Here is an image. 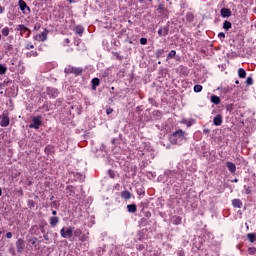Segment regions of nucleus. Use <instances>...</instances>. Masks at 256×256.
Wrapping results in <instances>:
<instances>
[{
	"instance_id": "obj_35",
	"label": "nucleus",
	"mask_w": 256,
	"mask_h": 256,
	"mask_svg": "<svg viewBox=\"0 0 256 256\" xmlns=\"http://www.w3.org/2000/svg\"><path fill=\"white\" fill-rule=\"evenodd\" d=\"M112 55L116 57L118 61H123V56L119 52H112Z\"/></svg>"
},
{
	"instance_id": "obj_37",
	"label": "nucleus",
	"mask_w": 256,
	"mask_h": 256,
	"mask_svg": "<svg viewBox=\"0 0 256 256\" xmlns=\"http://www.w3.org/2000/svg\"><path fill=\"white\" fill-rule=\"evenodd\" d=\"M25 49H27V51H29L31 49H35V45H33V43L29 42L28 44H26Z\"/></svg>"
},
{
	"instance_id": "obj_13",
	"label": "nucleus",
	"mask_w": 256,
	"mask_h": 256,
	"mask_svg": "<svg viewBox=\"0 0 256 256\" xmlns=\"http://www.w3.org/2000/svg\"><path fill=\"white\" fill-rule=\"evenodd\" d=\"M16 31H20L21 35H23V33H27V31H29V28L25 26V24H19L16 28Z\"/></svg>"
},
{
	"instance_id": "obj_16",
	"label": "nucleus",
	"mask_w": 256,
	"mask_h": 256,
	"mask_svg": "<svg viewBox=\"0 0 256 256\" xmlns=\"http://www.w3.org/2000/svg\"><path fill=\"white\" fill-rule=\"evenodd\" d=\"M232 205H233V207H236L237 209H241V207H243V202H241L240 199H233Z\"/></svg>"
},
{
	"instance_id": "obj_64",
	"label": "nucleus",
	"mask_w": 256,
	"mask_h": 256,
	"mask_svg": "<svg viewBox=\"0 0 256 256\" xmlns=\"http://www.w3.org/2000/svg\"><path fill=\"white\" fill-rule=\"evenodd\" d=\"M0 89H3V84H0Z\"/></svg>"
},
{
	"instance_id": "obj_63",
	"label": "nucleus",
	"mask_w": 256,
	"mask_h": 256,
	"mask_svg": "<svg viewBox=\"0 0 256 256\" xmlns=\"http://www.w3.org/2000/svg\"><path fill=\"white\" fill-rule=\"evenodd\" d=\"M235 83H236V85H239V80H236Z\"/></svg>"
},
{
	"instance_id": "obj_1",
	"label": "nucleus",
	"mask_w": 256,
	"mask_h": 256,
	"mask_svg": "<svg viewBox=\"0 0 256 256\" xmlns=\"http://www.w3.org/2000/svg\"><path fill=\"white\" fill-rule=\"evenodd\" d=\"M186 135L187 132L183 131V129H178L170 135L169 141L171 145H183V142L187 141Z\"/></svg>"
},
{
	"instance_id": "obj_20",
	"label": "nucleus",
	"mask_w": 256,
	"mask_h": 256,
	"mask_svg": "<svg viewBox=\"0 0 256 256\" xmlns=\"http://www.w3.org/2000/svg\"><path fill=\"white\" fill-rule=\"evenodd\" d=\"M247 239L250 243H255L256 241V234L255 233H248Z\"/></svg>"
},
{
	"instance_id": "obj_6",
	"label": "nucleus",
	"mask_w": 256,
	"mask_h": 256,
	"mask_svg": "<svg viewBox=\"0 0 256 256\" xmlns=\"http://www.w3.org/2000/svg\"><path fill=\"white\" fill-rule=\"evenodd\" d=\"M0 127H9V116L4 112L2 115H0Z\"/></svg>"
},
{
	"instance_id": "obj_17",
	"label": "nucleus",
	"mask_w": 256,
	"mask_h": 256,
	"mask_svg": "<svg viewBox=\"0 0 256 256\" xmlns=\"http://www.w3.org/2000/svg\"><path fill=\"white\" fill-rule=\"evenodd\" d=\"M18 5H19L21 11H25V9H28V11H29V6H27V3L25 1L19 0Z\"/></svg>"
},
{
	"instance_id": "obj_61",
	"label": "nucleus",
	"mask_w": 256,
	"mask_h": 256,
	"mask_svg": "<svg viewBox=\"0 0 256 256\" xmlns=\"http://www.w3.org/2000/svg\"><path fill=\"white\" fill-rule=\"evenodd\" d=\"M239 180L238 179H234L233 180V183H237Z\"/></svg>"
},
{
	"instance_id": "obj_10",
	"label": "nucleus",
	"mask_w": 256,
	"mask_h": 256,
	"mask_svg": "<svg viewBox=\"0 0 256 256\" xmlns=\"http://www.w3.org/2000/svg\"><path fill=\"white\" fill-rule=\"evenodd\" d=\"M226 166H227L228 171H230V173H232V174L237 171V166H235V163H233L231 161H228L226 163Z\"/></svg>"
},
{
	"instance_id": "obj_41",
	"label": "nucleus",
	"mask_w": 256,
	"mask_h": 256,
	"mask_svg": "<svg viewBox=\"0 0 256 256\" xmlns=\"http://www.w3.org/2000/svg\"><path fill=\"white\" fill-rule=\"evenodd\" d=\"M140 45H147V38H140Z\"/></svg>"
},
{
	"instance_id": "obj_19",
	"label": "nucleus",
	"mask_w": 256,
	"mask_h": 256,
	"mask_svg": "<svg viewBox=\"0 0 256 256\" xmlns=\"http://www.w3.org/2000/svg\"><path fill=\"white\" fill-rule=\"evenodd\" d=\"M238 77H240V79H245V77H247V72L245 71V69H238Z\"/></svg>"
},
{
	"instance_id": "obj_40",
	"label": "nucleus",
	"mask_w": 256,
	"mask_h": 256,
	"mask_svg": "<svg viewBox=\"0 0 256 256\" xmlns=\"http://www.w3.org/2000/svg\"><path fill=\"white\" fill-rule=\"evenodd\" d=\"M174 225H181V217H176L174 220Z\"/></svg>"
},
{
	"instance_id": "obj_26",
	"label": "nucleus",
	"mask_w": 256,
	"mask_h": 256,
	"mask_svg": "<svg viewBox=\"0 0 256 256\" xmlns=\"http://www.w3.org/2000/svg\"><path fill=\"white\" fill-rule=\"evenodd\" d=\"M231 27H232V24H231V22H229V21H224V23H223V29H225L226 31H229V29H231Z\"/></svg>"
},
{
	"instance_id": "obj_5",
	"label": "nucleus",
	"mask_w": 256,
	"mask_h": 256,
	"mask_svg": "<svg viewBox=\"0 0 256 256\" xmlns=\"http://www.w3.org/2000/svg\"><path fill=\"white\" fill-rule=\"evenodd\" d=\"M48 33H49V30L44 29V31L41 32L40 34H36V35L33 37V39H34V41H42V42L47 41V35H48Z\"/></svg>"
},
{
	"instance_id": "obj_21",
	"label": "nucleus",
	"mask_w": 256,
	"mask_h": 256,
	"mask_svg": "<svg viewBox=\"0 0 256 256\" xmlns=\"http://www.w3.org/2000/svg\"><path fill=\"white\" fill-rule=\"evenodd\" d=\"M128 213H135L137 211V205L130 204L127 205Z\"/></svg>"
},
{
	"instance_id": "obj_23",
	"label": "nucleus",
	"mask_w": 256,
	"mask_h": 256,
	"mask_svg": "<svg viewBox=\"0 0 256 256\" xmlns=\"http://www.w3.org/2000/svg\"><path fill=\"white\" fill-rule=\"evenodd\" d=\"M39 56V53L37 52V51H30V52H28V53H26V57L28 58V59H31V57H38Z\"/></svg>"
},
{
	"instance_id": "obj_33",
	"label": "nucleus",
	"mask_w": 256,
	"mask_h": 256,
	"mask_svg": "<svg viewBox=\"0 0 256 256\" xmlns=\"http://www.w3.org/2000/svg\"><path fill=\"white\" fill-rule=\"evenodd\" d=\"M7 73V67L3 64H0V75H5Z\"/></svg>"
},
{
	"instance_id": "obj_7",
	"label": "nucleus",
	"mask_w": 256,
	"mask_h": 256,
	"mask_svg": "<svg viewBox=\"0 0 256 256\" xmlns=\"http://www.w3.org/2000/svg\"><path fill=\"white\" fill-rule=\"evenodd\" d=\"M46 93L50 97V99H57V97L59 96V91L51 87L47 88Z\"/></svg>"
},
{
	"instance_id": "obj_46",
	"label": "nucleus",
	"mask_w": 256,
	"mask_h": 256,
	"mask_svg": "<svg viewBox=\"0 0 256 256\" xmlns=\"http://www.w3.org/2000/svg\"><path fill=\"white\" fill-rule=\"evenodd\" d=\"M6 237H7V239H11V237H13V233L7 232Z\"/></svg>"
},
{
	"instance_id": "obj_43",
	"label": "nucleus",
	"mask_w": 256,
	"mask_h": 256,
	"mask_svg": "<svg viewBox=\"0 0 256 256\" xmlns=\"http://www.w3.org/2000/svg\"><path fill=\"white\" fill-rule=\"evenodd\" d=\"M163 9H165V5L160 4L157 8V11H163Z\"/></svg>"
},
{
	"instance_id": "obj_14",
	"label": "nucleus",
	"mask_w": 256,
	"mask_h": 256,
	"mask_svg": "<svg viewBox=\"0 0 256 256\" xmlns=\"http://www.w3.org/2000/svg\"><path fill=\"white\" fill-rule=\"evenodd\" d=\"M58 224H59V217H57V216L50 217L51 227H57Z\"/></svg>"
},
{
	"instance_id": "obj_42",
	"label": "nucleus",
	"mask_w": 256,
	"mask_h": 256,
	"mask_svg": "<svg viewBox=\"0 0 256 256\" xmlns=\"http://www.w3.org/2000/svg\"><path fill=\"white\" fill-rule=\"evenodd\" d=\"M28 207H35V201L29 200L28 201Z\"/></svg>"
},
{
	"instance_id": "obj_32",
	"label": "nucleus",
	"mask_w": 256,
	"mask_h": 256,
	"mask_svg": "<svg viewBox=\"0 0 256 256\" xmlns=\"http://www.w3.org/2000/svg\"><path fill=\"white\" fill-rule=\"evenodd\" d=\"M11 49H13V45L9 44V43H5L4 44V51L6 53H9V51H11Z\"/></svg>"
},
{
	"instance_id": "obj_50",
	"label": "nucleus",
	"mask_w": 256,
	"mask_h": 256,
	"mask_svg": "<svg viewBox=\"0 0 256 256\" xmlns=\"http://www.w3.org/2000/svg\"><path fill=\"white\" fill-rule=\"evenodd\" d=\"M246 195H251V188L248 187V188L246 189Z\"/></svg>"
},
{
	"instance_id": "obj_28",
	"label": "nucleus",
	"mask_w": 256,
	"mask_h": 256,
	"mask_svg": "<svg viewBox=\"0 0 256 256\" xmlns=\"http://www.w3.org/2000/svg\"><path fill=\"white\" fill-rule=\"evenodd\" d=\"M201 91H203V86L200 84H196L194 86V93H201Z\"/></svg>"
},
{
	"instance_id": "obj_3",
	"label": "nucleus",
	"mask_w": 256,
	"mask_h": 256,
	"mask_svg": "<svg viewBox=\"0 0 256 256\" xmlns=\"http://www.w3.org/2000/svg\"><path fill=\"white\" fill-rule=\"evenodd\" d=\"M73 229H75L74 227H68L65 228L63 227L60 230V235L63 239H71V237H73Z\"/></svg>"
},
{
	"instance_id": "obj_39",
	"label": "nucleus",
	"mask_w": 256,
	"mask_h": 256,
	"mask_svg": "<svg viewBox=\"0 0 256 256\" xmlns=\"http://www.w3.org/2000/svg\"><path fill=\"white\" fill-rule=\"evenodd\" d=\"M246 85H253V78L252 77H248L246 79Z\"/></svg>"
},
{
	"instance_id": "obj_52",
	"label": "nucleus",
	"mask_w": 256,
	"mask_h": 256,
	"mask_svg": "<svg viewBox=\"0 0 256 256\" xmlns=\"http://www.w3.org/2000/svg\"><path fill=\"white\" fill-rule=\"evenodd\" d=\"M80 241H87V237H85V236H80Z\"/></svg>"
},
{
	"instance_id": "obj_4",
	"label": "nucleus",
	"mask_w": 256,
	"mask_h": 256,
	"mask_svg": "<svg viewBox=\"0 0 256 256\" xmlns=\"http://www.w3.org/2000/svg\"><path fill=\"white\" fill-rule=\"evenodd\" d=\"M43 124V121L41 120V116H36L32 118V123L29 125L30 129H39L41 125Z\"/></svg>"
},
{
	"instance_id": "obj_49",
	"label": "nucleus",
	"mask_w": 256,
	"mask_h": 256,
	"mask_svg": "<svg viewBox=\"0 0 256 256\" xmlns=\"http://www.w3.org/2000/svg\"><path fill=\"white\" fill-rule=\"evenodd\" d=\"M203 133H205V134L207 135V133H211V130H210L209 128H205V129L203 130Z\"/></svg>"
},
{
	"instance_id": "obj_47",
	"label": "nucleus",
	"mask_w": 256,
	"mask_h": 256,
	"mask_svg": "<svg viewBox=\"0 0 256 256\" xmlns=\"http://www.w3.org/2000/svg\"><path fill=\"white\" fill-rule=\"evenodd\" d=\"M111 113H113L112 108H108V109L106 110V114H107V115H111Z\"/></svg>"
},
{
	"instance_id": "obj_53",
	"label": "nucleus",
	"mask_w": 256,
	"mask_h": 256,
	"mask_svg": "<svg viewBox=\"0 0 256 256\" xmlns=\"http://www.w3.org/2000/svg\"><path fill=\"white\" fill-rule=\"evenodd\" d=\"M109 173H110V177L112 178V179H115V174L110 170L109 171Z\"/></svg>"
},
{
	"instance_id": "obj_62",
	"label": "nucleus",
	"mask_w": 256,
	"mask_h": 256,
	"mask_svg": "<svg viewBox=\"0 0 256 256\" xmlns=\"http://www.w3.org/2000/svg\"><path fill=\"white\" fill-rule=\"evenodd\" d=\"M1 195H3V191H2L1 188H0V197H1Z\"/></svg>"
},
{
	"instance_id": "obj_51",
	"label": "nucleus",
	"mask_w": 256,
	"mask_h": 256,
	"mask_svg": "<svg viewBox=\"0 0 256 256\" xmlns=\"http://www.w3.org/2000/svg\"><path fill=\"white\" fill-rule=\"evenodd\" d=\"M164 52H165V50H163V49L157 50V53H159V55H163Z\"/></svg>"
},
{
	"instance_id": "obj_24",
	"label": "nucleus",
	"mask_w": 256,
	"mask_h": 256,
	"mask_svg": "<svg viewBox=\"0 0 256 256\" xmlns=\"http://www.w3.org/2000/svg\"><path fill=\"white\" fill-rule=\"evenodd\" d=\"M99 78H93L92 79V89H97V87H99Z\"/></svg>"
},
{
	"instance_id": "obj_15",
	"label": "nucleus",
	"mask_w": 256,
	"mask_h": 256,
	"mask_svg": "<svg viewBox=\"0 0 256 256\" xmlns=\"http://www.w3.org/2000/svg\"><path fill=\"white\" fill-rule=\"evenodd\" d=\"M121 197L122 199L129 201V199H131V192H129V190H124L121 192Z\"/></svg>"
},
{
	"instance_id": "obj_9",
	"label": "nucleus",
	"mask_w": 256,
	"mask_h": 256,
	"mask_svg": "<svg viewBox=\"0 0 256 256\" xmlns=\"http://www.w3.org/2000/svg\"><path fill=\"white\" fill-rule=\"evenodd\" d=\"M213 124L216 125V127L223 125V116L218 114L216 117H214Z\"/></svg>"
},
{
	"instance_id": "obj_56",
	"label": "nucleus",
	"mask_w": 256,
	"mask_h": 256,
	"mask_svg": "<svg viewBox=\"0 0 256 256\" xmlns=\"http://www.w3.org/2000/svg\"><path fill=\"white\" fill-rule=\"evenodd\" d=\"M5 11V8L3 6H0V13H3Z\"/></svg>"
},
{
	"instance_id": "obj_8",
	"label": "nucleus",
	"mask_w": 256,
	"mask_h": 256,
	"mask_svg": "<svg viewBox=\"0 0 256 256\" xmlns=\"http://www.w3.org/2000/svg\"><path fill=\"white\" fill-rule=\"evenodd\" d=\"M16 248H17L18 253H21L25 249V241H23V239L19 238L16 241Z\"/></svg>"
},
{
	"instance_id": "obj_44",
	"label": "nucleus",
	"mask_w": 256,
	"mask_h": 256,
	"mask_svg": "<svg viewBox=\"0 0 256 256\" xmlns=\"http://www.w3.org/2000/svg\"><path fill=\"white\" fill-rule=\"evenodd\" d=\"M218 37H219L221 40H223V39H225V34H224L223 32H220V33L218 34Z\"/></svg>"
},
{
	"instance_id": "obj_48",
	"label": "nucleus",
	"mask_w": 256,
	"mask_h": 256,
	"mask_svg": "<svg viewBox=\"0 0 256 256\" xmlns=\"http://www.w3.org/2000/svg\"><path fill=\"white\" fill-rule=\"evenodd\" d=\"M26 37L29 38L31 37V29L28 28V30L26 31Z\"/></svg>"
},
{
	"instance_id": "obj_57",
	"label": "nucleus",
	"mask_w": 256,
	"mask_h": 256,
	"mask_svg": "<svg viewBox=\"0 0 256 256\" xmlns=\"http://www.w3.org/2000/svg\"><path fill=\"white\" fill-rule=\"evenodd\" d=\"M64 43L69 44V43H70L69 38H66V39L64 40Z\"/></svg>"
},
{
	"instance_id": "obj_60",
	"label": "nucleus",
	"mask_w": 256,
	"mask_h": 256,
	"mask_svg": "<svg viewBox=\"0 0 256 256\" xmlns=\"http://www.w3.org/2000/svg\"><path fill=\"white\" fill-rule=\"evenodd\" d=\"M165 173H166V175H169L171 173V171L168 170Z\"/></svg>"
},
{
	"instance_id": "obj_45",
	"label": "nucleus",
	"mask_w": 256,
	"mask_h": 256,
	"mask_svg": "<svg viewBox=\"0 0 256 256\" xmlns=\"http://www.w3.org/2000/svg\"><path fill=\"white\" fill-rule=\"evenodd\" d=\"M187 21H193V14H188L187 15Z\"/></svg>"
},
{
	"instance_id": "obj_55",
	"label": "nucleus",
	"mask_w": 256,
	"mask_h": 256,
	"mask_svg": "<svg viewBox=\"0 0 256 256\" xmlns=\"http://www.w3.org/2000/svg\"><path fill=\"white\" fill-rule=\"evenodd\" d=\"M35 243H37V238H33L32 242H31L32 245H35Z\"/></svg>"
},
{
	"instance_id": "obj_25",
	"label": "nucleus",
	"mask_w": 256,
	"mask_h": 256,
	"mask_svg": "<svg viewBox=\"0 0 256 256\" xmlns=\"http://www.w3.org/2000/svg\"><path fill=\"white\" fill-rule=\"evenodd\" d=\"M136 193L139 197H145V189L143 187L137 188Z\"/></svg>"
},
{
	"instance_id": "obj_38",
	"label": "nucleus",
	"mask_w": 256,
	"mask_h": 256,
	"mask_svg": "<svg viewBox=\"0 0 256 256\" xmlns=\"http://www.w3.org/2000/svg\"><path fill=\"white\" fill-rule=\"evenodd\" d=\"M248 252H249V255H255L256 248L255 247H250V248H248Z\"/></svg>"
},
{
	"instance_id": "obj_2",
	"label": "nucleus",
	"mask_w": 256,
	"mask_h": 256,
	"mask_svg": "<svg viewBox=\"0 0 256 256\" xmlns=\"http://www.w3.org/2000/svg\"><path fill=\"white\" fill-rule=\"evenodd\" d=\"M64 73H66V75H71L72 73L73 75H75V77H78V75H81V73H83V68L68 66L64 69Z\"/></svg>"
},
{
	"instance_id": "obj_58",
	"label": "nucleus",
	"mask_w": 256,
	"mask_h": 256,
	"mask_svg": "<svg viewBox=\"0 0 256 256\" xmlns=\"http://www.w3.org/2000/svg\"><path fill=\"white\" fill-rule=\"evenodd\" d=\"M44 239H45L46 241H49V237H48L47 235H44Z\"/></svg>"
},
{
	"instance_id": "obj_22",
	"label": "nucleus",
	"mask_w": 256,
	"mask_h": 256,
	"mask_svg": "<svg viewBox=\"0 0 256 256\" xmlns=\"http://www.w3.org/2000/svg\"><path fill=\"white\" fill-rule=\"evenodd\" d=\"M85 31V28H83V26L78 25L75 27V33H77V35H83Z\"/></svg>"
},
{
	"instance_id": "obj_11",
	"label": "nucleus",
	"mask_w": 256,
	"mask_h": 256,
	"mask_svg": "<svg viewBox=\"0 0 256 256\" xmlns=\"http://www.w3.org/2000/svg\"><path fill=\"white\" fill-rule=\"evenodd\" d=\"M158 35H159V37H163V36L165 37V36L169 35V27L160 28L158 30Z\"/></svg>"
},
{
	"instance_id": "obj_54",
	"label": "nucleus",
	"mask_w": 256,
	"mask_h": 256,
	"mask_svg": "<svg viewBox=\"0 0 256 256\" xmlns=\"http://www.w3.org/2000/svg\"><path fill=\"white\" fill-rule=\"evenodd\" d=\"M11 255H15V248H10Z\"/></svg>"
},
{
	"instance_id": "obj_36",
	"label": "nucleus",
	"mask_w": 256,
	"mask_h": 256,
	"mask_svg": "<svg viewBox=\"0 0 256 256\" xmlns=\"http://www.w3.org/2000/svg\"><path fill=\"white\" fill-rule=\"evenodd\" d=\"M39 29H41V23L40 22H36L34 24L33 31H39Z\"/></svg>"
},
{
	"instance_id": "obj_30",
	"label": "nucleus",
	"mask_w": 256,
	"mask_h": 256,
	"mask_svg": "<svg viewBox=\"0 0 256 256\" xmlns=\"http://www.w3.org/2000/svg\"><path fill=\"white\" fill-rule=\"evenodd\" d=\"M73 233L75 237H81V235H83V230L77 228L76 230H73Z\"/></svg>"
},
{
	"instance_id": "obj_59",
	"label": "nucleus",
	"mask_w": 256,
	"mask_h": 256,
	"mask_svg": "<svg viewBox=\"0 0 256 256\" xmlns=\"http://www.w3.org/2000/svg\"><path fill=\"white\" fill-rule=\"evenodd\" d=\"M52 215H57V211L53 210Z\"/></svg>"
},
{
	"instance_id": "obj_31",
	"label": "nucleus",
	"mask_w": 256,
	"mask_h": 256,
	"mask_svg": "<svg viewBox=\"0 0 256 256\" xmlns=\"http://www.w3.org/2000/svg\"><path fill=\"white\" fill-rule=\"evenodd\" d=\"M175 55H177V52L175 50H171L169 52V54L167 55L166 60L169 61V59H173V57H175Z\"/></svg>"
},
{
	"instance_id": "obj_34",
	"label": "nucleus",
	"mask_w": 256,
	"mask_h": 256,
	"mask_svg": "<svg viewBox=\"0 0 256 256\" xmlns=\"http://www.w3.org/2000/svg\"><path fill=\"white\" fill-rule=\"evenodd\" d=\"M67 191H68V193H69L70 196L75 195V187H73V186H68V187H67Z\"/></svg>"
},
{
	"instance_id": "obj_18",
	"label": "nucleus",
	"mask_w": 256,
	"mask_h": 256,
	"mask_svg": "<svg viewBox=\"0 0 256 256\" xmlns=\"http://www.w3.org/2000/svg\"><path fill=\"white\" fill-rule=\"evenodd\" d=\"M211 103H214V105H219V103H221V98H219L217 95H212Z\"/></svg>"
},
{
	"instance_id": "obj_12",
	"label": "nucleus",
	"mask_w": 256,
	"mask_h": 256,
	"mask_svg": "<svg viewBox=\"0 0 256 256\" xmlns=\"http://www.w3.org/2000/svg\"><path fill=\"white\" fill-rule=\"evenodd\" d=\"M220 13H221V17H231V10H229V8H222L220 10Z\"/></svg>"
},
{
	"instance_id": "obj_29",
	"label": "nucleus",
	"mask_w": 256,
	"mask_h": 256,
	"mask_svg": "<svg viewBox=\"0 0 256 256\" xmlns=\"http://www.w3.org/2000/svg\"><path fill=\"white\" fill-rule=\"evenodd\" d=\"M74 177H76L77 181H85V175L81 173H76Z\"/></svg>"
},
{
	"instance_id": "obj_27",
	"label": "nucleus",
	"mask_w": 256,
	"mask_h": 256,
	"mask_svg": "<svg viewBox=\"0 0 256 256\" xmlns=\"http://www.w3.org/2000/svg\"><path fill=\"white\" fill-rule=\"evenodd\" d=\"M10 29H9V27H4L3 29H2V35L4 36V37H9V33H10Z\"/></svg>"
}]
</instances>
